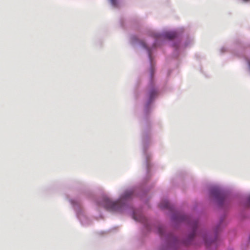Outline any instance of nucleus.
Returning a JSON list of instances; mask_svg holds the SVG:
<instances>
[{
    "mask_svg": "<svg viewBox=\"0 0 250 250\" xmlns=\"http://www.w3.org/2000/svg\"><path fill=\"white\" fill-rule=\"evenodd\" d=\"M132 193L131 191L125 192L122 197L118 201L113 202L109 199H106L104 200V208L108 210L111 211H120L121 208L124 205L122 204V200H125L131 196Z\"/></svg>",
    "mask_w": 250,
    "mask_h": 250,
    "instance_id": "1",
    "label": "nucleus"
},
{
    "mask_svg": "<svg viewBox=\"0 0 250 250\" xmlns=\"http://www.w3.org/2000/svg\"><path fill=\"white\" fill-rule=\"evenodd\" d=\"M157 92L155 89L151 90L149 92V103H150L154 97L157 95Z\"/></svg>",
    "mask_w": 250,
    "mask_h": 250,
    "instance_id": "5",
    "label": "nucleus"
},
{
    "mask_svg": "<svg viewBox=\"0 0 250 250\" xmlns=\"http://www.w3.org/2000/svg\"><path fill=\"white\" fill-rule=\"evenodd\" d=\"M159 206L161 208H170L169 203L166 200L162 201Z\"/></svg>",
    "mask_w": 250,
    "mask_h": 250,
    "instance_id": "2",
    "label": "nucleus"
},
{
    "mask_svg": "<svg viewBox=\"0 0 250 250\" xmlns=\"http://www.w3.org/2000/svg\"><path fill=\"white\" fill-rule=\"evenodd\" d=\"M248 201H249V203H250V196L248 198Z\"/></svg>",
    "mask_w": 250,
    "mask_h": 250,
    "instance_id": "11",
    "label": "nucleus"
},
{
    "mask_svg": "<svg viewBox=\"0 0 250 250\" xmlns=\"http://www.w3.org/2000/svg\"><path fill=\"white\" fill-rule=\"evenodd\" d=\"M203 237L204 241L206 245L211 244L212 243L214 242L215 241V240H210V239H209L208 238V236L207 235H204V236H203Z\"/></svg>",
    "mask_w": 250,
    "mask_h": 250,
    "instance_id": "7",
    "label": "nucleus"
},
{
    "mask_svg": "<svg viewBox=\"0 0 250 250\" xmlns=\"http://www.w3.org/2000/svg\"><path fill=\"white\" fill-rule=\"evenodd\" d=\"M112 4L114 6H116L117 5V0H110Z\"/></svg>",
    "mask_w": 250,
    "mask_h": 250,
    "instance_id": "8",
    "label": "nucleus"
},
{
    "mask_svg": "<svg viewBox=\"0 0 250 250\" xmlns=\"http://www.w3.org/2000/svg\"><path fill=\"white\" fill-rule=\"evenodd\" d=\"M149 56L150 58H151V54H150V52L149 53Z\"/></svg>",
    "mask_w": 250,
    "mask_h": 250,
    "instance_id": "12",
    "label": "nucleus"
},
{
    "mask_svg": "<svg viewBox=\"0 0 250 250\" xmlns=\"http://www.w3.org/2000/svg\"><path fill=\"white\" fill-rule=\"evenodd\" d=\"M166 36L169 39H173L176 37V33L175 32H169L166 34Z\"/></svg>",
    "mask_w": 250,
    "mask_h": 250,
    "instance_id": "6",
    "label": "nucleus"
},
{
    "mask_svg": "<svg viewBox=\"0 0 250 250\" xmlns=\"http://www.w3.org/2000/svg\"><path fill=\"white\" fill-rule=\"evenodd\" d=\"M221 229L220 228H216L215 229V232H218V231L220 229Z\"/></svg>",
    "mask_w": 250,
    "mask_h": 250,
    "instance_id": "9",
    "label": "nucleus"
},
{
    "mask_svg": "<svg viewBox=\"0 0 250 250\" xmlns=\"http://www.w3.org/2000/svg\"><path fill=\"white\" fill-rule=\"evenodd\" d=\"M192 226L193 227V232L191 234H190L189 236V239H190V240L192 239L193 238V237H194L195 233V229L197 226V221L193 222L192 224Z\"/></svg>",
    "mask_w": 250,
    "mask_h": 250,
    "instance_id": "3",
    "label": "nucleus"
},
{
    "mask_svg": "<svg viewBox=\"0 0 250 250\" xmlns=\"http://www.w3.org/2000/svg\"><path fill=\"white\" fill-rule=\"evenodd\" d=\"M250 0H243V1L244 2H248V1H249Z\"/></svg>",
    "mask_w": 250,
    "mask_h": 250,
    "instance_id": "10",
    "label": "nucleus"
},
{
    "mask_svg": "<svg viewBox=\"0 0 250 250\" xmlns=\"http://www.w3.org/2000/svg\"><path fill=\"white\" fill-rule=\"evenodd\" d=\"M212 194L217 198H222L223 197L222 193L217 189H214L212 191Z\"/></svg>",
    "mask_w": 250,
    "mask_h": 250,
    "instance_id": "4",
    "label": "nucleus"
}]
</instances>
